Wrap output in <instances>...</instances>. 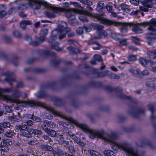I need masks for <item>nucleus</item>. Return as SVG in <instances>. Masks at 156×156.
Listing matches in <instances>:
<instances>
[{"instance_id":"f257e3e1","label":"nucleus","mask_w":156,"mask_h":156,"mask_svg":"<svg viewBox=\"0 0 156 156\" xmlns=\"http://www.w3.org/2000/svg\"><path fill=\"white\" fill-rule=\"evenodd\" d=\"M62 5L63 8L51 7V9L52 11L55 13L64 12L67 17L69 19H73L75 18L74 13L81 14L98 19L97 15L94 16L90 12V11L92 10V9L89 6L87 7L86 10L81 11L76 9L68 8L69 6V4L68 2H66L63 3Z\"/></svg>"},{"instance_id":"f03ea898","label":"nucleus","mask_w":156,"mask_h":156,"mask_svg":"<svg viewBox=\"0 0 156 156\" xmlns=\"http://www.w3.org/2000/svg\"><path fill=\"white\" fill-rule=\"evenodd\" d=\"M12 88H0V98L8 102L11 103H16L17 104H20V105L22 107H33L40 106L41 104L39 102L33 100L28 101H21L15 98H13L11 96L3 93L4 92H11Z\"/></svg>"},{"instance_id":"7ed1b4c3","label":"nucleus","mask_w":156,"mask_h":156,"mask_svg":"<svg viewBox=\"0 0 156 156\" xmlns=\"http://www.w3.org/2000/svg\"><path fill=\"white\" fill-rule=\"evenodd\" d=\"M70 30V29L69 28H67V23L64 21H61L58 25V30H55L52 31L50 38L48 40V42L51 44L52 48L58 51H63V48L58 47L59 44L56 41L59 32L69 31Z\"/></svg>"},{"instance_id":"20e7f679","label":"nucleus","mask_w":156,"mask_h":156,"mask_svg":"<svg viewBox=\"0 0 156 156\" xmlns=\"http://www.w3.org/2000/svg\"><path fill=\"white\" fill-rule=\"evenodd\" d=\"M66 119L75 124L86 133L88 134L90 138L93 139L97 137L98 132L96 130L90 128L85 124L79 122L77 121L74 119L72 117H66Z\"/></svg>"},{"instance_id":"39448f33","label":"nucleus","mask_w":156,"mask_h":156,"mask_svg":"<svg viewBox=\"0 0 156 156\" xmlns=\"http://www.w3.org/2000/svg\"><path fill=\"white\" fill-rule=\"evenodd\" d=\"M104 3H100L98 5V21L100 23L108 25H113L117 26L121 24L120 23L114 21L109 19L104 18L101 16L104 15V12L102 11L105 8Z\"/></svg>"},{"instance_id":"423d86ee","label":"nucleus","mask_w":156,"mask_h":156,"mask_svg":"<svg viewBox=\"0 0 156 156\" xmlns=\"http://www.w3.org/2000/svg\"><path fill=\"white\" fill-rule=\"evenodd\" d=\"M115 135L114 133L111 131L108 133L106 136H105L104 132L103 130L98 131V138H101L105 142L111 144Z\"/></svg>"},{"instance_id":"0eeeda50","label":"nucleus","mask_w":156,"mask_h":156,"mask_svg":"<svg viewBox=\"0 0 156 156\" xmlns=\"http://www.w3.org/2000/svg\"><path fill=\"white\" fill-rule=\"evenodd\" d=\"M44 4L42 0H29L28 4L31 8L35 10L40 9L41 6Z\"/></svg>"},{"instance_id":"6e6552de","label":"nucleus","mask_w":156,"mask_h":156,"mask_svg":"<svg viewBox=\"0 0 156 156\" xmlns=\"http://www.w3.org/2000/svg\"><path fill=\"white\" fill-rule=\"evenodd\" d=\"M151 24V22H144L137 24L133 25L132 29V30L136 33H143V30L142 29L139 27L140 26H142L144 27H145L147 25L149 26L150 24Z\"/></svg>"},{"instance_id":"1a4fd4ad","label":"nucleus","mask_w":156,"mask_h":156,"mask_svg":"<svg viewBox=\"0 0 156 156\" xmlns=\"http://www.w3.org/2000/svg\"><path fill=\"white\" fill-rule=\"evenodd\" d=\"M152 32L150 34H147L146 36L148 40V44L149 45H152L153 43L152 39L156 38V30H150Z\"/></svg>"},{"instance_id":"9d476101","label":"nucleus","mask_w":156,"mask_h":156,"mask_svg":"<svg viewBox=\"0 0 156 156\" xmlns=\"http://www.w3.org/2000/svg\"><path fill=\"white\" fill-rule=\"evenodd\" d=\"M103 26H98V39L105 38L108 36L107 32L103 29Z\"/></svg>"},{"instance_id":"9b49d317","label":"nucleus","mask_w":156,"mask_h":156,"mask_svg":"<svg viewBox=\"0 0 156 156\" xmlns=\"http://www.w3.org/2000/svg\"><path fill=\"white\" fill-rule=\"evenodd\" d=\"M5 9L6 8L4 5H0V18L5 17L7 15Z\"/></svg>"},{"instance_id":"f8f14e48","label":"nucleus","mask_w":156,"mask_h":156,"mask_svg":"<svg viewBox=\"0 0 156 156\" xmlns=\"http://www.w3.org/2000/svg\"><path fill=\"white\" fill-rule=\"evenodd\" d=\"M57 140L59 141V143L63 144L64 145H68L69 142L66 141L65 139L63 136L62 135H58L57 136Z\"/></svg>"},{"instance_id":"ddd939ff","label":"nucleus","mask_w":156,"mask_h":156,"mask_svg":"<svg viewBox=\"0 0 156 156\" xmlns=\"http://www.w3.org/2000/svg\"><path fill=\"white\" fill-rule=\"evenodd\" d=\"M111 144L113 145L114 146H126L130 145L127 142L120 143L114 141L113 139L112 140V142Z\"/></svg>"},{"instance_id":"4468645a","label":"nucleus","mask_w":156,"mask_h":156,"mask_svg":"<svg viewBox=\"0 0 156 156\" xmlns=\"http://www.w3.org/2000/svg\"><path fill=\"white\" fill-rule=\"evenodd\" d=\"M155 27H156V20L155 19H152L151 21V24L148 27L147 29L149 30L154 31L156 29Z\"/></svg>"},{"instance_id":"2eb2a0df","label":"nucleus","mask_w":156,"mask_h":156,"mask_svg":"<svg viewBox=\"0 0 156 156\" xmlns=\"http://www.w3.org/2000/svg\"><path fill=\"white\" fill-rule=\"evenodd\" d=\"M27 129H24L22 130L20 132V134L26 137H32L30 133L31 132H30V129L29 130H27Z\"/></svg>"},{"instance_id":"dca6fc26","label":"nucleus","mask_w":156,"mask_h":156,"mask_svg":"<svg viewBox=\"0 0 156 156\" xmlns=\"http://www.w3.org/2000/svg\"><path fill=\"white\" fill-rule=\"evenodd\" d=\"M150 61V58L149 57L144 58L141 57L139 59V61L140 64L143 66H146L147 63Z\"/></svg>"},{"instance_id":"f3484780","label":"nucleus","mask_w":156,"mask_h":156,"mask_svg":"<svg viewBox=\"0 0 156 156\" xmlns=\"http://www.w3.org/2000/svg\"><path fill=\"white\" fill-rule=\"evenodd\" d=\"M129 70L131 73L136 76H138L141 74V71L139 69H130Z\"/></svg>"},{"instance_id":"a211bd4d","label":"nucleus","mask_w":156,"mask_h":156,"mask_svg":"<svg viewBox=\"0 0 156 156\" xmlns=\"http://www.w3.org/2000/svg\"><path fill=\"white\" fill-rule=\"evenodd\" d=\"M107 73H109L108 74V77L111 78L118 80L120 78V76L119 75L113 73L110 71H107Z\"/></svg>"},{"instance_id":"6ab92c4d","label":"nucleus","mask_w":156,"mask_h":156,"mask_svg":"<svg viewBox=\"0 0 156 156\" xmlns=\"http://www.w3.org/2000/svg\"><path fill=\"white\" fill-rule=\"evenodd\" d=\"M25 39L31 45L34 46H37L38 43H37V42L36 41H33L31 38L28 35L26 36Z\"/></svg>"},{"instance_id":"aec40b11","label":"nucleus","mask_w":156,"mask_h":156,"mask_svg":"<svg viewBox=\"0 0 156 156\" xmlns=\"http://www.w3.org/2000/svg\"><path fill=\"white\" fill-rule=\"evenodd\" d=\"M48 110L51 112L53 114L57 116H59L62 117H63L62 115L60 112H57L55 110L52 108L51 107H48Z\"/></svg>"},{"instance_id":"412c9836","label":"nucleus","mask_w":156,"mask_h":156,"mask_svg":"<svg viewBox=\"0 0 156 156\" xmlns=\"http://www.w3.org/2000/svg\"><path fill=\"white\" fill-rule=\"evenodd\" d=\"M98 62H101V66L100 67V69L102 70L105 69L106 68V65L103 62V59L101 56L98 55Z\"/></svg>"},{"instance_id":"4be33fe9","label":"nucleus","mask_w":156,"mask_h":156,"mask_svg":"<svg viewBox=\"0 0 156 156\" xmlns=\"http://www.w3.org/2000/svg\"><path fill=\"white\" fill-rule=\"evenodd\" d=\"M69 135L70 136L77 144H79L81 146H83V145L81 143L80 141V139L75 135L74 134H72V133L69 134Z\"/></svg>"},{"instance_id":"5701e85b","label":"nucleus","mask_w":156,"mask_h":156,"mask_svg":"<svg viewBox=\"0 0 156 156\" xmlns=\"http://www.w3.org/2000/svg\"><path fill=\"white\" fill-rule=\"evenodd\" d=\"M42 149L44 150L45 151H52V153L54 154V156H56L57 152L55 150H53V149L52 147H42Z\"/></svg>"},{"instance_id":"b1692460","label":"nucleus","mask_w":156,"mask_h":156,"mask_svg":"<svg viewBox=\"0 0 156 156\" xmlns=\"http://www.w3.org/2000/svg\"><path fill=\"white\" fill-rule=\"evenodd\" d=\"M67 48L71 54H72L73 53L78 54L80 52V51L79 49L74 48L72 46L68 47Z\"/></svg>"},{"instance_id":"393cba45","label":"nucleus","mask_w":156,"mask_h":156,"mask_svg":"<svg viewBox=\"0 0 156 156\" xmlns=\"http://www.w3.org/2000/svg\"><path fill=\"white\" fill-rule=\"evenodd\" d=\"M142 2L143 3V5H144V6L147 8H150L153 7L151 0H145L144 1Z\"/></svg>"},{"instance_id":"a878e982","label":"nucleus","mask_w":156,"mask_h":156,"mask_svg":"<svg viewBox=\"0 0 156 156\" xmlns=\"http://www.w3.org/2000/svg\"><path fill=\"white\" fill-rule=\"evenodd\" d=\"M97 37H95L90 39L88 41V44H96L98 45V43L97 42Z\"/></svg>"},{"instance_id":"bb28decb","label":"nucleus","mask_w":156,"mask_h":156,"mask_svg":"<svg viewBox=\"0 0 156 156\" xmlns=\"http://www.w3.org/2000/svg\"><path fill=\"white\" fill-rule=\"evenodd\" d=\"M44 14L46 16L50 18H53L56 17V15L54 13L48 11L45 12Z\"/></svg>"},{"instance_id":"cd10ccee","label":"nucleus","mask_w":156,"mask_h":156,"mask_svg":"<svg viewBox=\"0 0 156 156\" xmlns=\"http://www.w3.org/2000/svg\"><path fill=\"white\" fill-rule=\"evenodd\" d=\"M43 123L46 126H49L51 127H53L55 126V124L53 122H49L48 121H45L43 122Z\"/></svg>"},{"instance_id":"c85d7f7f","label":"nucleus","mask_w":156,"mask_h":156,"mask_svg":"<svg viewBox=\"0 0 156 156\" xmlns=\"http://www.w3.org/2000/svg\"><path fill=\"white\" fill-rule=\"evenodd\" d=\"M46 132L48 135L52 137L55 136L56 134L55 131L51 129H48Z\"/></svg>"},{"instance_id":"c756f323","label":"nucleus","mask_w":156,"mask_h":156,"mask_svg":"<svg viewBox=\"0 0 156 156\" xmlns=\"http://www.w3.org/2000/svg\"><path fill=\"white\" fill-rule=\"evenodd\" d=\"M104 155L106 156H114V152L112 150H107L104 151Z\"/></svg>"},{"instance_id":"7c9ffc66","label":"nucleus","mask_w":156,"mask_h":156,"mask_svg":"<svg viewBox=\"0 0 156 156\" xmlns=\"http://www.w3.org/2000/svg\"><path fill=\"white\" fill-rule=\"evenodd\" d=\"M16 129L20 130L21 131L25 129H28L27 127L25 124L22 125H18L16 126Z\"/></svg>"},{"instance_id":"2f4dec72","label":"nucleus","mask_w":156,"mask_h":156,"mask_svg":"<svg viewBox=\"0 0 156 156\" xmlns=\"http://www.w3.org/2000/svg\"><path fill=\"white\" fill-rule=\"evenodd\" d=\"M14 95L17 97H19L21 96H23V97H24L27 96L26 94L25 93L23 94L22 93L18 90H16L15 91Z\"/></svg>"},{"instance_id":"473e14b6","label":"nucleus","mask_w":156,"mask_h":156,"mask_svg":"<svg viewBox=\"0 0 156 156\" xmlns=\"http://www.w3.org/2000/svg\"><path fill=\"white\" fill-rule=\"evenodd\" d=\"M30 132H31V133L36 135H40L42 133V132L41 131L32 128L30 129Z\"/></svg>"},{"instance_id":"72a5a7b5","label":"nucleus","mask_w":156,"mask_h":156,"mask_svg":"<svg viewBox=\"0 0 156 156\" xmlns=\"http://www.w3.org/2000/svg\"><path fill=\"white\" fill-rule=\"evenodd\" d=\"M129 23H125L122 26L121 29V31L122 33H124L127 32V26L129 25Z\"/></svg>"},{"instance_id":"f704fd0d","label":"nucleus","mask_w":156,"mask_h":156,"mask_svg":"<svg viewBox=\"0 0 156 156\" xmlns=\"http://www.w3.org/2000/svg\"><path fill=\"white\" fill-rule=\"evenodd\" d=\"M107 71H109L108 70H105L104 72L98 73V77H104L106 75L108 76V74L109 73H107Z\"/></svg>"},{"instance_id":"c9c22d12","label":"nucleus","mask_w":156,"mask_h":156,"mask_svg":"<svg viewBox=\"0 0 156 156\" xmlns=\"http://www.w3.org/2000/svg\"><path fill=\"white\" fill-rule=\"evenodd\" d=\"M46 37L44 36H41L38 38L37 41H36L38 43L37 45L40 44H41L43 42L46 40Z\"/></svg>"},{"instance_id":"e433bc0d","label":"nucleus","mask_w":156,"mask_h":156,"mask_svg":"<svg viewBox=\"0 0 156 156\" xmlns=\"http://www.w3.org/2000/svg\"><path fill=\"white\" fill-rule=\"evenodd\" d=\"M69 31H64L62 32H59V38L60 40H62L63 38H64L66 36V34Z\"/></svg>"},{"instance_id":"4c0bfd02","label":"nucleus","mask_w":156,"mask_h":156,"mask_svg":"<svg viewBox=\"0 0 156 156\" xmlns=\"http://www.w3.org/2000/svg\"><path fill=\"white\" fill-rule=\"evenodd\" d=\"M149 55L153 56V58L154 59L156 58V49L151 51H149L147 52Z\"/></svg>"},{"instance_id":"58836bf2","label":"nucleus","mask_w":156,"mask_h":156,"mask_svg":"<svg viewBox=\"0 0 156 156\" xmlns=\"http://www.w3.org/2000/svg\"><path fill=\"white\" fill-rule=\"evenodd\" d=\"M9 119L12 121H19L20 120V117L18 115H15L10 117Z\"/></svg>"},{"instance_id":"ea45409f","label":"nucleus","mask_w":156,"mask_h":156,"mask_svg":"<svg viewBox=\"0 0 156 156\" xmlns=\"http://www.w3.org/2000/svg\"><path fill=\"white\" fill-rule=\"evenodd\" d=\"M15 134V133L13 132L11 130H9L8 131H7L5 135L6 137H11L12 136H13Z\"/></svg>"},{"instance_id":"a19ab883","label":"nucleus","mask_w":156,"mask_h":156,"mask_svg":"<svg viewBox=\"0 0 156 156\" xmlns=\"http://www.w3.org/2000/svg\"><path fill=\"white\" fill-rule=\"evenodd\" d=\"M112 149L115 151H117L119 149H122V150L124 151L126 154V150L128 148L127 147H112Z\"/></svg>"},{"instance_id":"79ce46f5","label":"nucleus","mask_w":156,"mask_h":156,"mask_svg":"<svg viewBox=\"0 0 156 156\" xmlns=\"http://www.w3.org/2000/svg\"><path fill=\"white\" fill-rule=\"evenodd\" d=\"M111 37L115 40H119V35L115 33H112L111 34Z\"/></svg>"},{"instance_id":"37998d69","label":"nucleus","mask_w":156,"mask_h":156,"mask_svg":"<svg viewBox=\"0 0 156 156\" xmlns=\"http://www.w3.org/2000/svg\"><path fill=\"white\" fill-rule=\"evenodd\" d=\"M98 60V55H95L94 56V60L91 61L90 63L93 65H95L96 64V62Z\"/></svg>"},{"instance_id":"c03bdc74","label":"nucleus","mask_w":156,"mask_h":156,"mask_svg":"<svg viewBox=\"0 0 156 156\" xmlns=\"http://www.w3.org/2000/svg\"><path fill=\"white\" fill-rule=\"evenodd\" d=\"M0 124L1 126L3 128L9 127L10 126V124L9 122H5Z\"/></svg>"},{"instance_id":"a18cd8bd","label":"nucleus","mask_w":156,"mask_h":156,"mask_svg":"<svg viewBox=\"0 0 156 156\" xmlns=\"http://www.w3.org/2000/svg\"><path fill=\"white\" fill-rule=\"evenodd\" d=\"M131 37L132 38L133 41L135 43L138 44L140 42V40L137 37L134 36H132Z\"/></svg>"},{"instance_id":"49530a36","label":"nucleus","mask_w":156,"mask_h":156,"mask_svg":"<svg viewBox=\"0 0 156 156\" xmlns=\"http://www.w3.org/2000/svg\"><path fill=\"white\" fill-rule=\"evenodd\" d=\"M147 7L144 6V5H143V3L142 2V5L140 6L139 7L140 9L142 11L144 12H148V9L147 8Z\"/></svg>"},{"instance_id":"de8ad7c7","label":"nucleus","mask_w":156,"mask_h":156,"mask_svg":"<svg viewBox=\"0 0 156 156\" xmlns=\"http://www.w3.org/2000/svg\"><path fill=\"white\" fill-rule=\"evenodd\" d=\"M4 144L6 146L11 145L12 144V141L9 139L4 140L3 141Z\"/></svg>"},{"instance_id":"09e8293b","label":"nucleus","mask_w":156,"mask_h":156,"mask_svg":"<svg viewBox=\"0 0 156 156\" xmlns=\"http://www.w3.org/2000/svg\"><path fill=\"white\" fill-rule=\"evenodd\" d=\"M127 44V42L126 39H123L119 41V45L122 46H125Z\"/></svg>"},{"instance_id":"8fccbe9b","label":"nucleus","mask_w":156,"mask_h":156,"mask_svg":"<svg viewBox=\"0 0 156 156\" xmlns=\"http://www.w3.org/2000/svg\"><path fill=\"white\" fill-rule=\"evenodd\" d=\"M13 35L16 37L19 38L21 37L20 33L17 31H14L13 33Z\"/></svg>"},{"instance_id":"3c124183","label":"nucleus","mask_w":156,"mask_h":156,"mask_svg":"<svg viewBox=\"0 0 156 156\" xmlns=\"http://www.w3.org/2000/svg\"><path fill=\"white\" fill-rule=\"evenodd\" d=\"M105 90L107 92H110L112 90V87L109 86H106L104 87Z\"/></svg>"},{"instance_id":"603ef678","label":"nucleus","mask_w":156,"mask_h":156,"mask_svg":"<svg viewBox=\"0 0 156 156\" xmlns=\"http://www.w3.org/2000/svg\"><path fill=\"white\" fill-rule=\"evenodd\" d=\"M27 143L31 145H36L37 144L38 142L36 140H31L28 141Z\"/></svg>"},{"instance_id":"864d4df0","label":"nucleus","mask_w":156,"mask_h":156,"mask_svg":"<svg viewBox=\"0 0 156 156\" xmlns=\"http://www.w3.org/2000/svg\"><path fill=\"white\" fill-rule=\"evenodd\" d=\"M89 153L92 156H98V152L93 150H89Z\"/></svg>"},{"instance_id":"5fc2aeb1","label":"nucleus","mask_w":156,"mask_h":156,"mask_svg":"<svg viewBox=\"0 0 156 156\" xmlns=\"http://www.w3.org/2000/svg\"><path fill=\"white\" fill-rule=\"evenodd\" d=\"M129 60L131 61L136 60V57L135 55H130L128 58Z\"/></svg>"},{"instance_id":"6e6d98bb","label":"nucleus","mask_w":156,"mask_h":156,"mask_svg":"<svg viewBox=\"0 0 156 156\" xmlns=\"http://www.w3.org/2000/svg\"><path fill=\"white\" fill-rule=\"evenodd\" d=\"M77 33L80 35L82 34L83 33V30L82 27H79L76 30Z\"/></svg>"},{"instance_id":"4d7b16f0","label":"nucleus","mask_w":156,"mask_h":156,"mask_svg":"<svg viewBox=\"0 0 156 156\" xmlns=\"http://www.w3.org/2000/svg\"><path fill=\"white\" fill-rule=\"evenodd\" d=\"M57 153L62 156H66L67 154L65 152L62 151V150H58L57 152Z\"/></svg>"},{"instance_id":"13d9d810","label":"nucleus","mask_w":156,"mask_h":156,"mask_svg":"<svg viewBox=\"0 0 156 156\" xmlns=\"http://www.w3.org/2000/svg\"><path fill=\"white\" fill-rule=\"evenodd\" d=\"M79 19L81 21L88 22V20L85 17L82 15H80L79 16Z\"/></svg>"},{"instance_id":"bf43d9fd","label":"nucleus","mask_w":156,"mask_h":156,"mask_svg":"<svg viewBox=\"0 0 156 156\" xmlns=\"http://www.w3.org/2000/svg\"><path fill=\"white\" fill-rule=\"evenodd\" d=\"M131 3L134 5H137L139 3V0H130Z\"/></svg>"},{"instance_id":"052dcab7","label":"nucleus","mask_w":156,"mask_h":156,"mask_svg":"<svg viewBox=\"0 0 156 156\" xmlns=\"http://www.w3.org/2000/svg\"><path fill=\"white\" fill-rule=\"evenodd\" d=\"M26 25V23L24 21H21L20 23V26L23 29H25Z\"/></svg>"},{"instance_id":"680f3d73","label":"nucleus","mask_w":156,"mask_h":156,"mask_svg":"<svg viewBox=\"0 0 156 156\" xmlns=\"http://www.w3.org/2000/svg\"><path fill=\"white\" fill-rule=\"evenodd\" d=\"M27 9L25 5H21L17 8L18 9H21L22 10H25Z\"/></svg>"},{"instance_id":"e2e57ef3","label":"nucleus","mask_w":156,"mask_h":156,"mask_svg":"<svg viewBox=\"0 0 156 156\" xmlns=\"http://www.w3.org/2000/svg\"><path fill=\"white\" fill-rule=\"evenodd\" d=\"M84 27L85 30L87 32H89L91 30V28L89 26H84Z\"/></svg>"},{"instance_id":"0e129e2a","label":"nucleus","mask_w":156,"mask_h":156,"mask_svg":"<svg viewBox=\"0 0 156 156\" xmlns=\"http://www.w3.org/2000/svg\"><path fill=\"white\" fill-rule=\"evenodd\" d=\"M15 8L14 7H12L8 11V13H7V14H12L15 10Z\"/></svg>"},{"instance_id":"69168bd1","label":"nucleus","mask_w":156,"mask_h":156,"mask_svg":"<svg viewBox=\"0 0 156 156\" xmlns=\"http://www.w3.org/2000/svg\"><path fill=\"white\" fill-rule=\"evenodd\" d=\"M1 150L4 152H7L9 151L8 147H0Z\"/></svg>"},{"instance_id":"338daca9","label":"nucleus","mask_w":156,"mask_h":156,"mask_svg":"<svg viewBox=\"0 0 156 156\" xmlns=\"http://www.w3.org/2000/svg\"><path fill=\"white\" fill-rule=\"evenodd\" d=\"M48 33V31L46 29H44L41 31V33L42 34L44 35H47Z\"/></svg>"},{"instance_id":"774afa93","label":"nucleus","mask_w":156,"mask_h":156,"mask_svg":"<svg viewBox=\"0 0 156 156\" xmlns=\"http://www.w3.org/2000/svg\"><path fill=\"white\" fill-rule=\"evenodd\" d=\"M4 75L5 76H9L12 75V73L11 72L8 71L4 73Z\"/></svg>"}]
</instances>
